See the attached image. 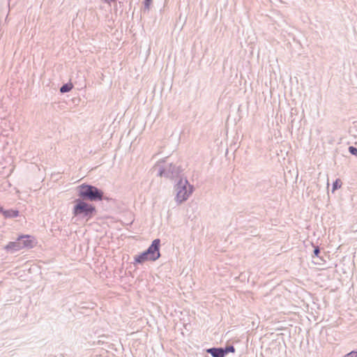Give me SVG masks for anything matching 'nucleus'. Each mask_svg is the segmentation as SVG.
I'll return each mask as SVG.
<instances>
[{"label":"nucleus","mask_w":357,"mask_h":357,"mask_svg":"<svg viewBox=\"0 0 357 357\" xmlns=\"http://www.w3.org/2000/svg\"><path fill=\"white\" fill-rule=\"evenodd\" d=\"M206 352L212 357H225L222 352V347H211L206 349Z\"/></svg>","instance_id":"nucleus-8"},{"label":"nucleus","mask_w":357,"mask_h":357,"mask_svg":"<svg viewBox=\"0 0 357 357\" xmlns=\"http://www.w3.org/2000/svg\"><path fill=\"white\" fill-rule=\"evenodd\" d=\"M182 171L183 169H181V166L174 165L173 163H169L164 167H160L158 175L170 179H179L180 178H183L181 176Z\"/></svg>","instance_id":"nucleus-5"},{"label":"nucleus","mask_w":357,"mask_h":357,"mask_svg":"<svg viewBox=\"0 0 357 357\" xmlns=\"http://www.w3.org/2000/svg\"><path fill=\"white\" fill-rule=\"evenodd\" d=\"M3 211V207L0 205V213H2Z\"/></svg>","instance_id":"nucleus-17"},{"label":"nucleus","mask_w":357,"mask_h":357,"mask_svg":"<svg viewBox=\"0 0 357 357\" xmlns=\"http://www.w3.org/2000/svg\"><path fill=\"white\" fill-rule=\"evenodd\" d=\"M2 213L5 218H16L19 215V211L15 209H3Z\"/></svg>","instance_id":"nucleus-9"},{"label":"nucleus","mask_w":357,"mask_h":357,"mask_svg":"<svg viewBox=\"0 0 357 357\" xmlns=\"http://www.w3.org/2000/svg\"><path fill=\"white\" fill-rule=\"evenodd\" d=\"M222 352L224 353V356L229 354V353H234L235 352V347L233 345H229L225 347H222Z\"/></svg>","instance_id":"nucleus-11"},{"label":"nucleus","mask_w":357,"mask_h":357,"mask_svg":"<svg viewBox=\"0 0 357 357\" xmlns=\"http://www.w3.org/2000/svg\"><path fill=\"white\" fill-rule=\"evenodd\" d=\"M160 240L154 239L145 251L135 257V261L137 264H143L146 261H156L160 257Z\"/></svg>","instance_id":"nucleus-3"},{"label":"nucleus","mask_w":357,"mask_h":357,"mask_svg":"<svg viewBox=\"0 0 357 357\" xmlns=\"http://www.w3.org/2000/svg\"><path fill=\"white\" fill-rule=\"evenodd\" d=\"M194 190L193 185H190L186 178H180L175 185L176 191V200L181 204L186 201Z\"/></svg>","instance_id":"nucleus-4"},{"label":"nucleus","mask_w":357,"mask_h":357,"mask_svg":"<svg viewBox=\"0 0 357 357\" xmlns=\"http://www.w3.org/2000/svg\"><path fill=\"white\" fill-rule=\"evenodd\" d=\"M349 152L353 155L357 156V148L354 146H350L348 148Z\"/></svg>","instance_id":"nucleus-13"},{"label":"nucleus","mask_w":357,"mask_h":357,"mask_svg":"<svg viewBox=\"0 0 357 357\" xmlns=\"http://www.w3.org/2000/svg\"><path fill=\"white\" fill-rule=\"evenodd\" d=\"M73 89L71 83H66L61 86L60 88V92L61 93L69 92Z\"/></svg>","instance_id":"nucleus-10"},{"label":"nucleus","mask_w":357,"mask_h":357,"mask_svg":"<svg viewBox=\"0 0 357 357\" xmlns=\"http://www.w3.org/2000/svg\"><path fill=\"white\" fill-rule=\"evenodd\" d=\"M344 357H357V350L348 353Z\"/></svg>","instance_id":"nucleus-15"},{"label":"nucleus","mask_w":357,"mask_h":357,"mask_svg":"<svg viewBox=\"0 0 357 357\" xmlns=\"http://www.w3.org/2000/svg\"><path fill=\"white\" fill-rule=\"evenodd\" d=\"M78 198L86 202H99L107 199L103 191L95 185L82 183L76 188Z\"/></svg>","instance_id":"nucleus-1"},{"label":"nucleus","mask_w":357,"mask_h":357,"mask_svg":"<svg viewBox=\"0 0 357 357\" xmlns=\"http://www.w3.org/2000/svg\"><path fill=\"white\" fill-rule=\"evenodd\" d=\"M152 0H144V5L145 10H149Z\"/></svg>","instance_id":"nucleus-14"},{"label":"nucleus","mask_w":357,"mask_h":357,"mask_svg":"<svg viewBox=\"0 0 357 357\" xmlns=\"http://www.w3.org/2000/svg\"><path fill=\"white\" fill-rule=\"evenodd\" d=\"M5 250L11 253H13L16 251H19V250H22L20 241H19L18 239L17 238V240L15 241L9 242L5 246Z\"/></svg>","instance_id":"nucleus-7"},{"label":"nucleus","mask_w":357,"mask_h":357,"mask_svg":"<svg viewBox=\"0 0 357 357\" xmlns=\"http://www.w3.org/2000/svg\"><path fill=\"white\" fill-rule=\"evenodd\" d=\"M342 181L340 179L337 178L333 183L332 192H334L335 190H337L341 187Z\"/></svg>","instance_id":"nucleus-12"},{"label":"nucleus","mask_w":357,"mask_h":357,"mask_svg":"<svg viewBox=\"0 0 357 357\" xmlns=\"http://www.w3.org/2000/svg\"><path fill=\"white\" fill-rule=\"evenodd\" d=\"M17 239L19 241H20L22 249L32 248L35 245L34 238L29 235H21L17 238Z\"/></svg>","instance_id":"nucleus-6"},{"label":"nucleus","mask_w":357,"mask_h":357,"mask_svg":"<svg viewBox=\"0 0 357 357\" xmlns=\"http://www.w3.org/2000/svg\"><path fill=\"white\" fill-rule=\"evenodd\" d=\"M73 214L86 220L92 218L96 213V206L88 202L77 198L74 201Z\"/></svg>","instance_id":"nucleus-2"},{"label":"nucleus","mask_w":357,"mask_h":357,"mask_svg":"<svg viewBox=\"0 0 357 357\" xmlns=\"http://www.w3.org/2000/svg\"><path fill=\"white\" fill-rule=\"evenodd\" d=\"M320 253V249L319 248L315 247L313 251V257H319V255Z\"/></svg>","instance_id":"nucleus-16"}]
</instances>
